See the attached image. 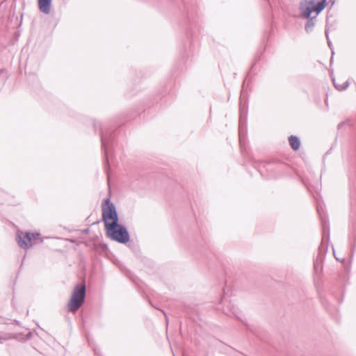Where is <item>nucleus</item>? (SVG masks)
Here are the masks:
<instances>
[{
    "mask_svg": "<svg viewBox=\"0 0 356 356\" xmlns=\"http://www.w3.org/2000/svg\"><path fill=\"white\" fill-rule=\"evenodd\" d=\"M106 234L111 240L124 244L130 239L127 229L119 223L113 224L106 228Z\"/></svg>",
    "mask_w": 356,
    "mask_h": 356,
    "instance_id": "f257e3e1",
    "label": "nucleus"
},
{
    "mask_svg": "<svg viewBox=\"0 0 356 356\" xmlns=\"http://www.w3.org/2000/svg\"><path fill=\"white\" fill-rule=\"evenodd\" d=\"M317 0H304L300 4V15L309 19L312 12L319 14L326 6V0H322L316 3Z\"/></svg>",
    "mask_w": 356,
    "mask_h": 356,
    "instance_id": "f03ea898",
    "label": "nucleus"
},
{
    "mask_svg": "<svg viewBox=\"0 0 356 356\" xmlns=\"http://www.w3.org/2000/svg\"><path fill=\"white\" fill-rule=\"evenodd\" d=\"M86 297L85 284H77L73 289L71 298L67 304L70 312H76L83 305Z\"/></svg>",
    "mask_w": 356,
    "mask_h": 356,
    "instance_id": "7ed1b4c3",
    "label": "nucleus"
},
{
    "mask_svg": "<svg viewBox=\"0 0 356 356\" xmlns=\"http://www.w3.org/2000/svg\"><path fill=\"white\" fill-rule=\"evenodd\" d=\"M105 204L102 205V219L105 228L112 225L118 223L117 211L113 203L109 199L104 200Z\"/></svg>",
    "mask_w": 356,
    "mask_h": 356,
    "instance_id": "20e7f679",
    "label": "nucleus"
},
{
    "mask_svg": "<svg viewBox=\"0 0 356 356\" xmlns=\"http://www.w3.org/2000/svg\"><path fill=\"white\" fill-rule=\"evenodd\" d=\"M39 236V233L24 232L18 230L16 235V241L21 248L28 249L33 246L34 241L38 239Z\"/></svg>",
    "mask_w": 356,
    "mask_h": 356,
    "instance_id": "39448f33",
    "label": "nucleus"
},
{
    "mask_svg": "<svg viewBox=\"0 0 356 356\" xmlns=\"http://www.w3.org/2000/svg\"><path fill=\"white\" fill-rule=\"evenodd\" d=\"M40 10L44 14H49L51 11V0H38Z\"/></svg>",
    "mask_w": 356,
    "mask_h": 356,
    "instance_id": "423d86ee",
    "label": "nucleus"
},
{
    "mask_svg": "<svg viewBox=\"0 0 356 356\" xmlns=\"http://www.w3.org/2000/svg\"><path fill=\"white\" fill-rule=\"evenodd\" d=\"M101 139H102V149H103V150L104 152V154H105V163H106V165L107 166L108 165V149L109 144H108V141L107 140L105 134H102Z\"/></svg>",
    "mask_w": 356,
    "mask_h": 356,
    "instance_id": "0eeeda50",
    "label": "nucleus"
},
{
    "mask_svg": "<svg viewBox=\"0 0 356 356\" xmlns=\"http://www.w3.org/2000/svg\"><path fill=\"white\" fill-rule=\"evenodd\" d=\"M289 144L291 148L294 150H298L300 146V141L297 136H291L289 138Z\"/></svg>",
    "mask_w": 356,
    "mask_h": 356,
    "instance_id": "6e6552de",
    "label": "nucleus"
},
{
    "mask_svg": "<svg viewBox=\"0 0 356 356\" xmlns=\"http://www.w3.org/2000/svg\"><path fill=\"white\" fill-rule=\"evenodd\" d=\"M4 330L5 325L0 323V343H2V341L8 340L14 337L11 334L4 333Z\"/></svg>",
    "mask_w": 356,
    "mask_h": 356,
    "instance_id": "1a4fd4ad",
    "label": "nucleus"
},
{
    "mask_svg": "<svg viewBox=\"0 0 356 356\" xmlns=\"http://www.w3.org/2000/svg\"><path fill=\"white\" fill-rule=\"evenodd\" d=\"M316 17H309L307 22V23L305 24V29L307 33H310L314 26H315V21H314V19H315Z\"/></svg>",
    "mask_w": 356,
    "mask_h": 356,
    "instance_id": "9d476101",
    "label": "nucleus"
},
{
    "mask_svg": "<svg viewBox=\"0 0 356 356\" xmlns=\"http://www.w3.org/2000/svg\"><path fill=\"white\" fill-rule=\"evenodd\" d=\"M314 268L316 273H321L323 270L322 261L321 259H317L314 261Z\"/></svg>",
    "mask_w": 356,
    "mask_h": 356,
    "instance_id": "9b49d317",
    "label": "nucleus"
},
{
    "mask_svg": "<svg viewBox=\"0 0 356 356\" xmlns=\"http://www.w3.org/2000/svg\"><path fill=\"white\" fill-rule=\"evenodd\" d=\"M333 83L335 86V88L338 90H346L348 86H349V83L348 81H346L344 82L343 84H338L335 82V79H333Z\"/></svg>",
    "mask_w": 356,
    "mask_h": 356,
    "instance_id": "f8f14e48",
    "label": "nucleus"
},
{
    "mask_svg": "<svg viewBox=\"0 0 356 356\" xmlns=\"http://www.w3.org/2000/svg\"><path fill=\"white\" fill-rule=\"evenodd\" d=\"M318 211L320 212L319 209H318ZM319 214L321 216L323 231L325 232L326 229H328L326 218L325 216L323 217L321 213H319Z\"/></svg>",
    "mask_w": 356,
    "mask_h": 356,
    "instance_id": "ddd939ff",
    "label": "nucleus"
},
{
    "mask_svg": "<svg viewBox=\"0 0 356 356\" xmlns=\"http://www.w3.org/2000/svg\"><path fill=\"white\" fill-rule=\"evenodd\" d=\"M325 35H326V38H327V44H328V46L331 49V42L329 40V37H328V31L326 30L325 31Z\"/></svg>",
    "mask_w": 356,
    "mask_h": 356,
    "instance_id": "4468645a",
    "label": "nucleus"
},
{
    "mask_svg": "<svg viewBox=\"0 0 356 356\" xmlns=\"http://www.w3.org/2000/svg\"><path fill=\"white\" fill-rule=\"evenodd\" d=\"M343 122H341L340 124H339L338 127L340 128L341 127L343 126Z\"/></svg>",
    "mask_w": 356,
    "mask_h": 356,
    "instance_id": "2eb2a0df",
    "label": "nucleus"
}]
</instances>
